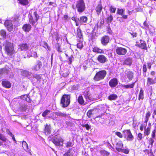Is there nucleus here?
<instances>
[{
  "label": "nucleus",
  "instance_id": "1",
  "mask_svg": "<svg viewBox=\"0 0 156 156\" xmlns=\"http://www.w3.org/2000/svg\"><path fill=\"white\" fill-rule=\"evenodd\" d=\"M4 45L5 52L9 55H12L14 51L12 44L10 42L6 41L4 44Z\"/></svg>",
  "mask_w": 156,
  "mask_h": 156
},
{
  "label": "nucleus",
  "instance_id": "2",
  "mask_svg": "<svg viewBox=\"0 0 156 156\" xmlns=\"http://www.w3.org/2000/svg\"><path fill=\"white\" fill-rule=\"evenodd\" d=\"M76 8L80 13L84 11L86 8L85 3L83 0H78L76 2Z\"/></svg>",
  "mask_w": 156,
  "mask_h": 156
},
{
  "label": "nucleus",
  "instance_id": "3",
  "mask_svg": "<svg viewBox=\"0 0 156 156\" xmlns=\"http://www.w3.org/2000/svg\"><path fill=\"white\" fill-rule=\"evenodd\" d=\"M70 98L69 95L65 94L63 95L61 99V103L63 107H66L69 105L70 103Z\"/></svg>",
  "mask_w": 156,
  "mask_h": 156
},
{
  "label": "nucleus",
  "instance_id": "4",
  "mask_svg": "<svg viewBox=\"0 0 156 156\" xmlns=\"http://www.w3.org/2000/svg\"><path fill=\"white\" fill-rule=\"evenodd\" d=\"M107 72L105 70H103L97 73L94 78L96 81H99L103 80Z\"/></svg>",
  "mask_w": 156,
  "mask_h": 156
},
{
  "label": "nucleus",
  "instance_id": "5",
  "mask_svg": "<svg viewBox=\"0 0 156 156\" xmlns=\"http://www.w3.org/2000/svg\"><path fill=\"white\" fill-rule=\"evenodd\" d=\"M33 15L34 16V17L35 18V19H34L33 18V16L31 15L29 17V21L31 24L35 27L36 26V25H35V23L38 21L39 19V16L38 14L36 11L34 12L33 13Z\"/></svg>",
  "mask_w": 156,
  "mask_h": 156
},
{
  "label": "nucleus",
  "instance_id": "6",
  "mask_svg": "<svg viewBox=\"0 0 156 156\" xmlns=\"http://www.w3.org/2000/svg\"><path fill=\"white\" fill-rule=\"evenodd\" d=\"M124 138L128 141H132L134 138L133 136L129 129L124 130L123 132Z\"/></svg>",
  "mask_w": 156,
  "mask_h": 156
},
{
  "label": "nucleus",
  "instance_id": "7",
  "mask_svg": "<svg viewBox=\"0 0 156 156\" xmlns=\"http://www.w3.org/2000/svg\"><path fill=\"white\" fill-rule=\"evenodd\" d=\"M4 25L9 31L11 32L13 31L14 26L11 20H6L4 23Z\"/></svg>",
  "mask_w": 156,
  "mask_h": 156
},
{
  "label": "nucleus",
  "instance_id": "8",
  "mask_svg": "<svg viewBox=\"0 0 156 156\" xmlns=\"http://www.w3.org/2000/svg\"><path fill=\"white\" fill-rule=\"evenodd\" d=\"M115 51L118 55H124L126 53L127 50L125 48L121 47H117L115 49Z\"/></svg>",
  "mask_w": 156,
  "mask_h": 156
},
{
  "label": "nucleus",
  "instance_id": "9",
  "mask_svg": "<svg viewBox=\"0 0 156 156\" xmlns=\"http://www.w3.org/2000/svg\"><path fill=\"white\" fill-rule=\"evenodd\" d=\"M42 66V62L39 60L37 61L36 64L32 67V69L36 71H37L41 69Z\"/></svg>",
  "mask_w": 156,
  "mask_h": 156
},
{
  "label": "nucleus",
  "instance_id": "10",
  "mask_svg": "<svg viewBox=\"0 0 156 156\" xmlns=\"http://www.w3.org/2000/svg\"><path fill=\"white\" fill-rule=\"evenodd\" d=\"M98 61L101 63H103L107 61V58L103 55H99L97 57Z\"/></svg>",
  "mask_w": 156,
  "mask_h": 156
},
{
  "label": "nucleus",
  "instance_id": "11",
  "mask_svg": "<svg viewBox=\"0 0 156 156\" xmlns=\"http://www.w3.org/2000/svg\"><path fill=\"white\" fill-rule=\"evenodd\" d=\"M63 139L60 137H55L52 140V142L56 145L59 146L60 145V143L62 142H63Z\"/></svg>",
  "mask_w": 156,
  "mask_h": 156
},
{
  "label": "nucleus",
  "instance_id": "12",
  "mask_svg": "<svg viewBox=\"0 0 156 156\" xmlns=\"http://www.w3.org/2000/svg\"><path fill=\"white\" fill-rule=\"evenodd\" d=\"M140 44H136V46L141 48L142 49L147 50V48L146 46V44L144 41L142 40H140Z\"/></svg>",
  "mask_w": 156,
  "mask_h": 156
},
{
  "label": "nucleus",
  "instance_id": "13",
  "mask_svg": "<svg viewBox=\"0 0 156 156\" xmlns=\"http://www.w3.org/2000/svg\"><path fill=\"white\" fill-rule=\"evenodd\" d=\"M118 83L117 80L115 78L111 79L109 82V85L111 87H115L118 84Z\"/></svg>",
  "mask_w": 156,
  "mask_h": 156
},
{
  "label": "nucleus",
  "instance_id": "14",
  "mask_svg": "<svg viewBox=\"0 0 156 156\" xmlns=\"http://www.w3.org/2000/svg\"><path fill=\"white\" fill-rule=\"evenodd\" d=\"M109 37L108 36L103 37L101 40V44L104 45H106L109 42Z\"/></svg>",
  "mask_w": 156,
  "mask_h": 156
},
{
  "label": "nucleus",
  "instance_id": "15",
  "mask_svg": "<svg viewBox=\"0 0 156 156\" xmlns=\"http://www.w3.org/2000/svg\"><path fill=\"white\" fill-rule=\"evenodd\" d=\"M44 131V133L46 135H48L51 133V127L50 125L46 124L45 126Z\"/></svg>",
  "mask_w": 156,
  "mask_h": 156
},
{
  "label": "nucleus",
  "instance_id": "16",
  "mask_svg": "<svg viewBox=\"0 0 156 156\" xmlns=\"http://www.w3.org/2000/svg\"><path fill=\"white\" fill-rule=\"evenodd\" d=\"M83 95L85 98L86 99V100L88 101L90 100H92V98L90 94V92L88 91H85L84 92Z\"/></svg>",
  "mask_w": 156,
  "mask_h": 156
},
{
  "label": "nucleus",
  "instance_id": "17",
  "mask_svg": "<svg viewBox=\"0 0 156 156\" xmlns=\"http://www.w3.org/2000/svg\"><path fill=\"white\" fill-rule=\"evenodd\" d=\"M31 26L29 24H26L23 25L22 27L23 31L26 32H29L31 29Z\"/></svg>",
  "mask_w": 156,
  "mask_h": 156
},
{
  "label": "nucleus",
  "instance_id": "18",
  "mask_svg": "<svg viewBox=\"0 0 156 156\" xmlns=\"http://www.w3.org/2000/svg\"><path fill=\"white\" fill-rule=\"evenodd\" d=\"M123 147V145L121 141H119L117 143L115 148L117 151L120 152L121 151Z\"/></svg>",
  "mask_w": 156,
  "mask_h": 156
},
{
  "label": "nucleus",
  "instance_id": "19",
  "mask_svg": "<svg viewBox=\"0 0 156 156\" xmlns=\"http://www.w3.org/2000/svg\"><path fill=\"white\" fill-rule=\"evenodd\" d=\"M87 17L85 16H83L81 17L80 18L78 19V20L80 23L82 24H83L87 22Z\"/></svg>",
  "mask_w": 156,
  "mask_h": 156
},
{
  "label": "nucleus",
  "instance_id": "20",
  "mask_svg": "<svg viewBox=\"0 0 156 156\" xmlns=\"http://www.w3.org/2000/svg\"><path fill=\"white\" fill-rule=\"evenodd\" d=\"M21 74L25 76H27L28 77L30 78L31 76V73L27 71L26 70H22L21 72Z\"/></svg>",
  "mask_w": 156,
  "mask_h": 156
},
{
  "label": "nucleus",
  "instance_id": "21",
  "mask_svg": "<svg viewBox=\"0 0 156 156\" xmlns=\"http://www.w3.org/2000/svg\"><path fill=\"white\" fill-rule=\"evenodd\" d=\"M54 114L58 117H66L67 116L65 112H62L60 111L55 112L54 113Z\"/></svg>",
  "mask_w": 156,
  "mask_h": 156
},
{
  "label": "nucleus",
  "instance_id": "22",
  "mask_svg": "<svg viewBox=\"0 0 156 156\" xmlns=\"http://www.w3.org/2000/svg\"><path fill=\"white\" fill-rule=\"evenodd\" d=\"M92 51L94 52L98 53H104V51L103 50L97 47H94Z\"/></svg>",
  "mask_w": 156,
  "mask_h": 156
},
{
  "label": "nucleus",
  "instance_id": "23",
  "mask_svg": "<svg viewBox=\"0 0 156 156\" xmlns=\"http://www.w3.org/2000/svg\"><path fill=\"white\" fill-rule=\"evenodd\" d=\"M20 48L21 51H26L29 49V45L27 44H23L20 45Z\"/></svg>",
  "mask_w": 156,
  "mask_h": 156
},
{
  "label": "nucleus",
  "instance_id": "24",
  "mask_svg": "<svg viewBox=\"0 0 156 156\" xmlns=\"http://www.w3.org/2000/svg\"><path fill=\"white\" fill-rule=\"evenodd\" d=\"M3 86L7 88H9L11 87L10 83L7 81H3L2 82Z\"/></svg>",
  "mask_w": 156,
  "mask_h": 156
},
{
  "label": "nucleus",
  "instance_id": "25",
  "mask_svg": "<svg viewBox=\"0 0 156 156\" xmlns=\"http://www.w3.org/2000/svg\"><path fill=\"white\" fill-rule=\"evenodd\" d=\"M103 7L101 4H98L96 7L95 10L97 13L98 15L102 11Z\"/></svg>",
  "mask_w": 156,
  "mask_h": 156
},
{
  "label": "nucleus",
  "instance_id": "26",
  "mask_svg": "<svg viewBox=\"0 0 156 156\" xmlns=\"http://www.w3.org/2000/svg\"><path fill=\"white\" fill-rule=\"evenodd\" d=\"M9 71L6 69L3 68L0 69V78H2V75L3 74H7L8 73Z\"/></svg>",
  "mask_w": 156,
  "mask_h": 156
},
{
  "label": "nucleus",
  "instance_id": "27",
  "mask_svg": "<svg viewBox=\"0 0 156 156\" xmlns=\"http://www.w3.org/2000/svg\"><path fill=\"white\" fill-rule=\"evenodd\" d=\"M77 34L78 37L80 38L81 40H82L83 35L82 33L81 30L80 28H78L77 30Z\"/></svg>",
  "mask_w": 156,
  "mask_h": 156
},
{
  "label": "nucleus",
  "instance_id": "28",
  "mask_svg": "<svg viewBox=\"0 0 156 156\" xmlns=\"http://www.w3.org/2000/svg\"><path fill=\"white\" fill-rule=\"evenodd\" d=\"M133 73L132 72L129 71L126 73V76L129 80L130 81L133 79Z\"/></svg>",
  "mask_w": 156,
  "mask_h": 156
},
{
  "label": "nucleus",
  "instance_id": "29",
  "mask_svg": "<svg viewBox=\"0 0 156 156\" xmlns=\"http://www.w3.org/2000/svg\"><path fill=\"white\" fill-rule=\"evenodd\" d=\"M132 62V59L130 58H127L123 62L124 65H130L131 64Z\"/></svg>",
  "mask_w": 156,
  "mask_h": 156
},
{
  "label": "nucleus",
  "instance_id": "30",
  "mask_svg": "<svg viewBox=\"0 0 156 156\" xmlns=\"http://www.w3.org/2000/svg\"><path fill=\"white\" fill-rule=\"evenodd\" d=\"M18 2L23 5H27L29 3L28 0H17Z\"/></svg>",
  "mask_w": 156,
  "mask_h": 156
},
{
  "label": "nucleus",
  "instance_id": "31",
  "mask_svg": "<svg viewBox=\"0 0 156 156\" xmlns=\"http://www.w3.org/2000/svg\"><path fill=\"white\" fill-rule=\"evenodd\" d=\"M156 83V81L154 80L152 78H148L147 79V84L150 85Z\"/></svg>",
  "mask_w": 156,
  "mask_h": 156
},
{
  "label": "nucleus",
  "instance_id": "32",
  "mask_svg": "<svg viewBox=\"0 0 156 156\" xmlns=\"http://www.w3.org/2000/svg\"><path fill=\"white\" fill-rule=\"evenodd\" d=\"M135 82H134L133 83H132V84H128V85H125L123 84L122 85V86L126 88V89H128L129 88H133V87L135 85Z\"/></svg>",
  "mask_w": 156,
  "mask_h": 156
},
{
  "label": "nucleus",
  "instance_id": "33",
  "mask_svg": "<svg viewBox=\"0 0 156 156\" xmlns=\"http://www.w3.org/2000/svg\"><path fill=\"white\" fill-rule=\"evenodd\" d=\"M94 113V109L89 110L87 112V115L89 118L91 117Z\"/></svg>",
  "mask_w": 156,
  "mask_h": 156
},
{
  "label": "nucleus",
  "instance_id": "34",
  "mask_svg": "<svg viewBox=\"0 0 156 156\" xmlns=\"http://www.w3.org/2000/svg\"><path fill=\"white\" fill-rule=\"evenodd\" d=\"M117 98V96L115 94L110 95L108 97V99L110 100H115Z\"/></svg>",
  "mask_w": 156,
  "mask_h": 156
},
{
  "label": "nucleus",
  "instance_id": "35",
  "mask_svg": "<svg viewBox=\"0 0 156 156\" xmlns=\"http://www.w3.org/2000/svg\"><path fill=\"white\" fill-rule=\"evenodd\" d=\"M6 31L5 30L2 29L0 31V34L1 36L4 38L6 37Z\"/></svg>",
  "mask_w": 156,
  "mask_h": 156
},
{
  "label": "nucleus",
  "instance_id": "36",
  "mask_svg": "<svg viewBox=\"0 0 156 156\" xmlns=\"http://www.w3.org/2000/svg\"><path fill=\"white\" fill-rule=\"evenodd\" d=\"M144 98V91L142 89L140 90L139 96V100H140V99L143 100Z\"/></svg>",
  "mask_w": 156,
  "mask_h": 156
},
{
  "label": "nucleus",
  "instance_id": "37",
  "mask_svg": "<svg viewBox=\"0 0 156 156\" xmlns=\"http://www.w3.org/2000/svg\"><path fill=\"white\" fill-rule=\"evenodd\" d=\"M78 102L81 105L83 104L84 103V101L82 96H80L78 99Z\"/></svg>",
  "mask_w": 156,
  "mask_h": 156
},
{
  "label": "nucleus",
  "instance_id": "38",
  "mask_svg": "<svg viewBox=\"0 0 156 156\" xmlns=\"http://www.w3.org/2000/svg\"><path fill=\"white\" fill-rule=\"evenodd\" d=\"M82 40L80 41V40L79 42L77 43V46L78 48L81 49L83 47V44L82 42Z\"/></svg>",
  "mask_w": 156,
  "mask_h": 156
},
{
  "label": "nucleus",
  "instance_id": "39",
  "mask_svg": "<svg viewBox=\"0 0 156 156\" xmlns=\"http://www.w3.org/2000/svg\"><path fill=\"white\" fill-rule=\"evenodd\" d=\"M100 153L102 155L104 156H108L109 154V153L108 152L104 150H101Z\"/></svg>",
  "mask_w": 156,
  "mask_h": 156
},
{
  "label": "nucleus",
  "instance_id": "40",
  "mask_svg": "<svg viewBox=\"0 0 156 156\" xmlns=\"http://www.w3.org/2000/svg\"><path fill=\"white\" fill-rule=\"evenodd\" d=\"M63 156H73V154L71 152V150H69L68 151L64 154Z\"/></svg>",
  "mask_w": 156,
  "mask_h": 156
},
{
  "label": "nucleus",
  "instance_id": "41",
  "mask_svg": "<svg viewBox=\"0 0 156 156\" xmlns=\"http://www.w3.org/2000/svg\"><path fill=\"white\" fill-rule=\"evenodd\" d=\"M124 10L122 9H119L118 8L117 9V13L120 15H122L124 14Z\"/></svg>",
  "mask_w": 156,
  "mask_h": 156
},
{
  "label": "nucleus",
  "instance_id": "42",
  "mask_svg": "<svg viewBox=\"0 0 156 156\" xmlns=\"http://www.w3.org/2000/svg\"><path fill=\"white\" fill-rule=\"evenodd\" d=\"M26 108L27 106L25 104L20 105V110L22 111H25Z\"/></svg>",
  "mask_w": 156,
  "mask_h": 156
},
{
  "label": "nucleus",
  "instance_id": "43",
  "mask_svg": "<svg viewBox=\"0 0 156 156\" xmlns=\"http://www.w3.org/2000/svg\"><path fill=\"white\" fill-rule=\"evenodd\" d=\"M150 128L147 127L146 129H145L144 133L145 135L148 136L150 133Z\"/></svg>",
  "mask_w": 156,
  "mask_h": 156
},
{
  "label": "nucleus",
  "instance_id": "44",
  "mask_svg": "<svg viewBox=\"0 0 156 156\" xmlns=\"http://www.w3.org/2000/svg\"><path fill=\"white\" fill-rule=\"evenodd\" d=\"M22 145L23 147L25 149H27V150L28 149V145L26 143V142L25 141H23L22 143Z\"/></svg>",
  "mask_w": 156,
  "mask_h": 156
},
{
  "label": "nucleus",
  "instance_id": "45",
  "mask_svg": "<svg viewBox=\"0 0 156 156\" xmlns=\"http://www.w3.org/2000/svg\"><path fill=\"white\" fill-rule=\"evenodd\" d=\"M113 19V16L110 15L108 17L107 19L106 22L108 23H110L112 21V20Z\"/></svg>",
  "mask_w": 156,
  "mask_h": 156
},
{
  "label": "nucleus",
  "instance_id": "46",
  "mask_svg": "<svg viewBox=\"0 0 156 156\" xmlns=\"http://www.w3.org/2000/svg\"><path fill=\"white\" fill-rule=\"evenodd\" d=\"M145 152L148 154L149 156H154L153 153L151 149L150 150H146Z\"/></svg>",
  "mask_w": 156,
  "mask_h": 156
},
{
  "label": "nucleus",
  "instance_id": "47",
  "mask_svg": "<svg viewBox=\"0 0 156 156\" xmlns=\"http://www.w3.org/2000/svg\"><path fill=\"white\" fill-rule=\"evenodd\" d=\"M0 139L4 142H5L7 139L5 136H4L2 134L0 133Z\"/></svg>",
  "mask_w": 156,
  "mask_h": 156
},
{
  "label": "nucleus",
  "instance_id": "48",
  "mask_svg": "<svg viewBox=\"0 0 156 156\" xmlns=\"http://www.w3.org/2000/svg\"><path fill=\"white\" fill-rule=\"evenodd\" d=\"M60 45L58 43L56 45V48L57 50L59 52H61L62 51L60 48Z\"/></svg>",
  "mask_w": 156,
  "mask_h": 156
},
{
  "label": "nucleus",
  "instance_id": "49",
  "mask_svg": "<svg viewBox=\"0 0 156 156\" xmlns=\"http://www.w3.org/2000/svg\"><path fill=\"white\" fill-rule=\"evenodd\" d=\"M116 9V8L112 6H110V10L111 12L115 13V10Z\"/></svg>",
  "mask_w": 156,
  "mask_h": 156
},
{
  "label": "nucleus",
  "instance_id": "50",
  "mask_svg": "<svg viewBox=\"0 0 156 156\" xmlns=\"http://www.w3.org/2000/svg\"><path fill=\"white\" fill-rule=\"evenodd\" d=\"M18 18V17L16 15H14L11 18L12 21L16 22L17 21Z\"/></svg>",
  "mask_w": 156,
  "mask_h": 156
},
{
  "label": "nucleus",
  "instance_id": "51",
  "mask_svg": "<svg viewBox=\"0 0 156 156\" xmlns=\"http://www.w3.org/2000/svg\"><path fill=\"white\" fill-rule=\"evenodd\" d=\"M82 126L83 127L86 128L87 130H89L90 128V126L87 124L85 125H83Z\"/></svg>",
  "mask_w": 156,
  "mask_h": 156
},
{
  "label": "nucleus",
  "instance_id": "52",
  "mask_svg": "<svg viewBox=\"0 0 156 156\" xmlns=\"http://www.w3.org/2000/svg\"><path fill=\"white\" fill-rule=\"evenodd\" d=\"M120 152L124 153H125L126 154H128L129 151V150L127 149H123L122 148L121 149V151Z\"/></svg>",
  "mask_w": 156,
  "mask_h": 156
},
{
  "label": "nucleus",
  "instance_id": "53",
  "mask_svg": "<svg viewBox=\"0 0 156 156\" xmlns=\"http://www.w3.org/2000/svg\"><path fill=\"white\" fill-rule=\"evenodd\" d=\"M50 111L48 110H46L42 114V115L43 117H45L48 114V113L50 112Z\"/></svg>",
  "mask_w": 156,
  "mask_h": 156
},
{
  "label": "nucleus",
  "instance_id": "54",
  "mask_svg": "<svg viewBox=\"0 0 156 156\" xmlns=\"http://www.w3.org/2000/svg\"><path fill=\"white\" fill-rule=\"evenodd\" d=\"M154 139L152 138H150L149 141V144L151 145V147H152L153 143H154Z\"/></svg>",
  "mask_w": 156,
  "mask_h": 156
},
{
  "label": "nucleus",
  "instance_id": "55",
  "mask_svg": "<svg viewBox=\"0 0 156 156\" xmlns=\"http://www.w3.org/2000/svg\"><path fill=\"white\" fill-rule=\"evenodd\" d=\"M115 134L120 138H122L123 136L122 133L119 132H116L115 133Z\"/></svg>",
  "mask_w": 156,
  "mask_h": 156
},
{
  "label": "nucleus",
  "instance_id": "56",
  "mask_svg": "<svg viewBox=\"0 0 156 156\" xmlns=\"http://www.w3.org/2000/svg\"><path fill=\"white\" fill-rule=\"evenodd\" d=\"M30 56L34 57L35 58H36L38 57L37 55V53L35 52H34L33 53H32Z\"/></svg>",
  "mask_w": 156,
  "mask_h": 156
},
{
  "label": "nucleus",
  "instance_id": "57",
  "mask_svg": "<svg viewBox=\"0 0 156 156\" xmlns=\"http://www.w3.org/2000/svg\"><path fill=\"white\" fill-rule=\"evenodd\" d=\"M28 97L27 95L25 94L24 95H22L21 96V98L23 99V100L26 101V99Z\"/></svg>",
  "mask_w": 156,
  "mask_h": 156
},
{
  "label": "nucleus",
  "instance_id": "58",
  "mask_svg": "<svg viewBox=\"0 0 156 156\" xmlns=\"http://www.w3.org/2000/svg\"><path fill=\"white\" fill-rule=\"evenodd\" d=\"M73 59V58L72 56L71 55V57H69L68 58V63L69 64H71L72 62V59Z\"/></svg>",
  "mask_w": 156,
  "mask_h": 156
},
{
  "label": "nucleus",
  "instance_id": "59",
  "mask_svg": "<svg viewBox=\"0 0 156 156\" xmlns=\"http://www.w3.org/2000/svg\"><path fill=\"white\" fill-rule=\"evenodd\" d=\"M155 133H156V130L155 129H154L153 131L152 134V138H154L155 136Z\"/></svg>",
  "mask_w": 156,
  "mask_h": 156
},
{
  "label": "nucleus",
  "instance_id": "60",
  "mask_svg": "<svg viewBox=\"0 0 156 156\" xmlns=\"http://www.w3.org/2000/svg\"><path fill=\"white\" fill-rule=\"evenodd\" d=\"M33 77L37 80H39L41 79V76L39 75H35L33 76Z\"/></svg>",
  "mask_w": 156,
  "mask_h": 156
},
{
  "label": "nucleus",
  "instance_id": "61",
  "mask_svg": "<svg viewBox=\"0 0 156 156\" xmlns=\"http://www.w3.org/2000/svg\"><path fill=\"white\" fill-rule=\"evenodd\" d=\"M72 143L70 142H68L66 144L67 147H69L72 146Z\"/></svg>",
  "mask_w": 156,
  "mask_h": 156
},
{
  "label": "nucleus",
  "instance_id": "62",
  "mask_svg": "<svg viewBox=\"0 0 156 156\" xmlns=\"http://www.w3.org/2000/svg\"><path fill=\"white\" fill-rule=\"evenodd\" d=\"M6 133L10 136H11L12 135H13V134L10 131L9 129H7Z\"/></svg>",
  "mask_w": 156,
  "mask_h": 156
},
{
  "label": "nucleus",
  "instance_id": "63",
  "mask_svg": "<svg viewBox=\"0 0 156 156\" xmlns=\"http://www.w3.org/2000/svg\"><path fill=\"white\" fill-rule=\"evenodd\" d=\"M138 137L139 139H138L139 140H141L142 138V136L141 133H139L138 134Z\"/></svg>",
  "mask_w": 156,
  "mask_h": 156
},
{
  "label": "nucleus",
  "instance_id": "64",
  "mask_svg": "<svg viewBox=\"0 0 156 156\" xmlns=\"http://www.w3.org/2000/svg\"><path fill=\"white\" fill-rule=\"evenodd\" d=\"M143 71L144 72H146L147 71L146 66L145 64H144L143 66Z\"/></svg>",
  "mask_w": 156,
  "mask_h": 156
}]
</instances>
